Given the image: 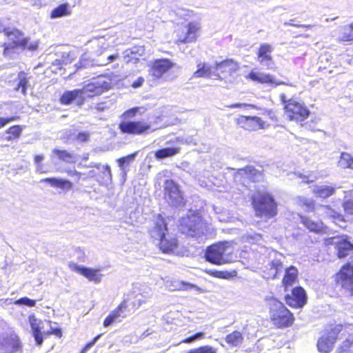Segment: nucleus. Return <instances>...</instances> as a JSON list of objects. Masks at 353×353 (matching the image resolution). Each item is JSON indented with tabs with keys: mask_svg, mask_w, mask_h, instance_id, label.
<instances>
[{
	"mask_svg": "<svg viewBox=\"0 0 353 353\" xmlns=\"http://www.w3.org/2000/svg\"><path fill=\"white\" fill-rule=\"evenodd\" d=\"M270 269L267 279H276L282 272L283 263L280 259H275L269 264Z\"/></svg>",
	"mask_w": 353,
	"mask_h": 353,
	"instance_id": "obj_31",
	"label": "nucleus"
},
{
	"mask_svg": "<svg viewBox=\"0 0 353 353\" xmlns=\"http://www.w3.org/2000/svg\"><path fill=\"white\" fill-rule=\"evenodd\" d=\"M18 117H0V129L3 128L5 125H6L8 123L16 121L18 119Z\"/></svg>",
	"mask_w": 353,
	"mask_h": 353,
	"instance_id": "obj_51",
	"label": "nucleus"
},
{
	"mask_svg": "<svg viewBox=\"0 0 353 353\" xmlns=\"http://www.w3.org/2000/svg\"><path fill=\"white\" fill-rule=\"evenodd\" d=\"M243 341L242 334L239 331H234L228 334L225 337V341L232 347L239 346Z\"/></svg>",
	"mask_w": 353,
	"mask_h": 353,
	"instance_id": "obj_40",
	"label": "nucleus"
},
{
	"mask_svg": "<svg viewBox=\"0 0 353 353\" xmlns=\"http://www.w3.org/2000/svg\"><path fill=\"white\" fill-rule=\"evenodd\" d=\"M299 271L295 266L291 265L285 269L282 283L285 289L292 286L297 280Z\"/></svg>",
	"mask_w": 353,
	"mask_h": 353,
	"instance_id": "obj_27",
	"label": "nucleus"
},
{
	"mask_svg": "<svg viewBox=\"0 0 353 353\" xmlns=\"http://www.w3.org/2000/svg\"><path fill=\"white\" fill-rule=\"evenodd\" d=\"M100 336L101 335H97L93 339L92 341L87 343L86 345L82 350L81 353H85L88 350H90L96 343V342L98 341Z\"/></svg>",
	"mask_w": 353,
	"mask_h": 353,
	"instance_id": "obj_53",
	"label": "nucleus"
},
{
	"mask_svg": "<svg viewBox=\"0 0 353 353\" xmlns=\"http://www.w3.org/2000/svg\"><path fill=\"white\" fill-rule=\"evenodd\" d=\"M205 228L201 216L191 212L186 216L181 217L179 221V230L181 232L196 240H203Z\"/></svg>",
	"mask_w": 353,
	"mask_h": 353,
	"instance_id": "obj_5",
	"label": "nucleus"
},
{
	"mask_svg": "<svg viewBox=\"0 0 353 353\" xmlns=\"http://www.w3.org/2000/svg\"><path fill=\"white\" fill-rule=\"evenodd\" d=\"M236 123L246 130H256L262 128V121L258 117L241 116L236 119Z\"/></svg>",
	"mask_w": 353,
	"mask_h": 353,
	"instance_id": "obj_23",
	"label": "nucleus"
},
{
	"mask_svg": "<svg viewBox=\"0 0 353 353\" xmlns=\"http://www.w3.org/2000/svg\"><path fill=\"white\" fill-rule=\"evenodd\" d=\"M144 78L139 77L137 79H136L132 84V86L134 88H138L142 86L144 82Z\"/></svg>",
	"mask_w": 353,
	"mask_h": 353,
	"instance_id": "obj_56",
	"label": "nucleus"
},
{
	"mask_svg": "<svg viewBox=\"0 0 353 353\" xmlns=\"http://www.w3.org/2000/svg\"><path fill=\"white\" fill-rule=\"evenodd\" d=\"M52 152L58 157L59 159L67 163H72L76 161V154L72 152L59 149H54Z\"/></svg>",
	"mask_w": 353,
	"mask_h": 353,
	"instance_id": "obj_38",
	"label": "nucleus"
},
{
	"mask_svg": "<svg viewBox=\"0 0 353 353\" xmlns=\"http://www.w3.org/2000/svg\"><path fill=\"white\" fill-rule=\"evenodd\" d=\"M174 65V63L168 59H155L151 62L149 74L156 79H160Z\"/></svg>",
	"mask_w": 353,
	"mask_h": 353,
	"instance_id": "obj_15",
	"label": "nucleus"
},
{
	"mask_svg": "<svg viewBox=\"0 0 353 353\" xmlns=\"http://www.w3.org/2000/svg\"><path fill=\"white\" fill-rule=\"evenodd\" d=\"M337 165L342 169L353 170V157L348 152H341Z\"/></svg>",
	"mask_w": 353,
	"mask_h": 353,
	"instance_id": "obj_39",
	"label": "nucleus"
},
{
	"mask_svg": "<svg viewBox=\"0 0 353 353\" xmlns=\"http://www.w3.org/2000/svg\"><path fill=\"white\" fill-rule=\"evenodd\" d=\"M286 303L294 307H302L306 304L307 295L301 287H296L292 290V294L285 296Z\"/></svg>",
	"mask_w": 353,
	"mask_h": 353,
	"instance_id": "obj_18",
	"label": "nucleus"
},
{
	"mask_svg": "<svg viewBox=\"0 0 353 353\" xmlns=\"http://www.w3.org/2000/svg\"><path fill=\"white\" fill-rule=\"evenodd\" d=\"M340 329L335 327L327 334L323 335L318 341L317 347L319 352L329 353L333 348L336 342Z\"/></svg>",
	"mask_w": 353,
	"mask_h": 353,
	"instance_id": "obj_14",
	"label": "nucleus"
},
{
	"mask_svg": "<svg viewBox=\"0 0 353 353\" xmlns=\"http://www.w3.org/2000/svg\"><path fill=\"white\" fill-rule=\"evenodd\" d=\"M335 190L336 188L334 187L327 185H321L315 186L313 191L317 196L325 199L334 194Z\"/></svg>",
	"mask_w": 353,
	"mask_h": 353,
	"instance_id": "obj_34",
	"label": "nucleus"
},
{
	"mask_svg": "<svg viewBox=\"0 0 353 353\" xmlns=\"http://www.w3.org/2000/svg\"><path fill=\"white\" fill-rule=\"evenodd\" d=\"M90 137V133L88 132H79L74 139L79 143L88 142Z\"/></svg>",
	"mask_w": 353,
	"mask_h": 353,
	"instance_id": "obj_48",
	"label": "nucleus"
},
{
	"mask_svg": "<svg viewBox=\"0 0 353 353\" xmlns=\"http://www.w3.org/2000/svg\"><path fill=\"white\" fill-rule=\"evenodd\" d=\"M22 347L17 335L12 334L3 337L0 342V353H21Z\"/></svg>",
	"mask_w": 353,
	"mask_h": 353,
	"instance_id": "obj_13",
	"label": "nucleus"
},
{
	"mask_svg": "<svg viewBox=\"0 0 353 353\" xmlns=\"http://www.w3.org/2000/svg\"><path fill=\"white\" fill-rule=\"evenodd\" d=\"M41 182H45L50 184L52 187H56L62 190H69L72 188V183L66 179L58 178H46L41 180Z\"/></svg>",
	"mask_w": 353,
	"mask_h": 353,
	"instance_id": "obj_28",
	"label": "nucleus"
},
{
	"mask_svg": "<svg viewBox=\"0 0 353 353\" xmlns=\"http://www.w3.org/2000/svg\"><path fill=\"white\" fill-rule=\"evenodd\" d=\"M99 171L97 182L101 185H108L112 182V173L108 165H100L97 169Z\"/></svg>",
	"mask_w": 353,
	"mask_h": 353,
	"instance_id": "obj_26",
	"label": "nucleus"
},
{
	"mask_svg": "<svg viewBox=\"0 0 353 353\" xmlns=\"http://www.w3.org/2000/svg\"><path fill=\"white\" fill-rule=\"evenodd\" d=\"M337 353H353V341L345 340L337 349Z\"/></svg>",
	"mask_w": 353,
	"mask_h": 353,
	"instance_id": "obj_45",
	"label": "nucleus"
},
{
	"mask_svg": "<svg viewBox=\"0 0 353 353\" xmlns=\"http://www.w3.org/2000/svg\"><path fill=\"white\" fill-rule=\"evenodd\" d=\"M239 68V64L232 59H226L225 61L215 63V69L219 71L223 75V78L231 77Z\"/></svg>",
	"mask_w": 353,
	"mask_h": 353,
	"instance_id": "obj_19",
	"label": "nucleus"
},
{
	"mask_svg": "<svg viewBox=\"0 0 353 353\" xmlns=\"http://www.w3.org/2000/svg\"><path fill=\"white\" fill-rule=\"evenodd\" d=\"M141 108L136 107L126 110L122 115L124 121H121L119 125L120 131L123 134H133V135H143L149 132L151 128L150 123L143 120H126L127 119L134 117L137 114L140 112Z\"/></svg>",
	"mask_w": 353,
	"mask_h": 353,
	"instance_id": "obj_4",
	"label": "nucleus"
},
{
	"mask_svg": "<svg viewBox=\"0 0 353 353\" xmlns=\"http://www.w3.org/2000/svg\"><path fill=\"white\" fill-rule=\"evenodd\" d=\"M296 204L301 207L305 212H312L314 210V201L312 199L304 196H297L296 198Z\"/></svg>",
	"mask_w": 353,
	"mask_h": 353,
	"instance_id": "obj_41",
	"label": "nucleus"
},
{
	"mask_svg": "<svg viewBox=\"0 0 353 353\" xmlns=\"http://www.w3.org/2000/svg\"><path fill=\"white\" fill-rule=\"evenodd\" d=\"M330 243L335 245L340 259L347 256L353 250V243L347 236H334L330 240Z\"/></svg>",
	"mask_w": 353,
	"mask_h": 353,
	"instance_id": "obj_12",
	"label": "nucleus"
},
{
	"mask_svg": "<svg viewBox=\"0 0 353 353\" xmlns=\"http://www.w3.org/2000/svg\"><path fill=\"white\" fill-rule=\"evenodd\" d=\"M179 152V148L174 147H168L159 149L154 153V157L157 160H162L165 158L175 156Z\"/></svg>",
	"mask_w": 353,
	"mask_h": 353,
	"instance_id": "obj_32",
	"label": "nucleus"
},
{
	"mask_svg": "<svg viewBox=\"0 0 353 353\" xmlns=\"http://www.w3.org/2000/svg\"><path fill=\"white\" fill-rule=\"evenodd\" d=\"M272 51L273 48L270 44L263 43L257 52L258 62L268 70H272L274 67V62L270 54Z\"/></svg>",
	"mask_w": 353,
	"mask_h": 353,
	"instance_id": "obj_17",
	"label": "nucleus"
},
{
	"mask_svg": "<svg viewBox=\"0 0 353 353\" xmlns=\"http://www.w3.org/2000/svg\"><path fill=\"white\" fill-rule=\"evenodd\" d=\"M23 131V128L20 125H13L9 128L6 133L11 134L14 138H19Z\"/></svg>",
	"mask_w": 353,
	"mask_h": 353,
	"instance_id": "obj_46",
	"label": "nucleus"
},
{
	"mask_svg": "<svg viewBox=\"0 0 353 353\" xmlns=\"http://www.w3.org/2000/svg\"><path fill=\"white\" fill-rule=\"evenodd\" d=\"M336 280L343 288L353 291V256L342 267Z\"/></svg>",
	"mask_w": 353,
	"mask_h": 353,
	"instance_id": "obj_11",
	"label": "nucleus"
},
{
	"mask_svg": "<svg viewBox=\"0 0 353 353\" xmlns=\"http://www.w3.org/2000/svg\"><path fill=\"white\" fill-rule=\"evenodd\" d=\"M48 333L54 334L59 337H61L62 334L61 330L60 328L53 327H50V331Z\"/></svg>",
	"mask_w": 353,
	"mask_h": 353,
	"instance_id": "obj_58",
	"label": "nucleus"
},
{
	"mask_svg": "<svg viewBox=\"0 0 353 353\" xmlns=\"http://www.w3.org/2000/svg\"><path fill=\"white\" fill-rule=\"evenodd\" d=\"M71 14L70 6L68 3H62L53 9L50 14L51 19L69 16Z\"/></svg>",
	"mask_w": 353,
	"mask_h": 353,
	"instance_id": "obj_33",
	"label": "nucleus"
},
{
	"mask_svg": "<svg viewBox=\"0 0 353 353\" xmlns=\"http://www.w3.org/2000/svg\"><path fill=\"white\" fill-rule=\"evenodd\" d=\"M265 301L269 307L270 318L274 325L281 328L293 323V314L282 302L272 296H265Z\"/></svg>",
	"mask_w": 353,
	"mask_h": 353,
	"instance_id": "obj_3",
	"label": "nucleus"
},
{
	"mask_svg": "<svg viewBox=\"0 0 353 353\" xmlns=\"http://www.w3.org/2000/svg\"><path fill=\"white\" fill-rule=\"evenodd\" d=\"M252 204L256 216L260 218L271 219L277 214V204L269 193L259 194L258 197L253 198Z\"/></svg>",
	"mask_w": 353,
	"mask_h": 353,
	"instance_id": "obj_6",
	"label": "nucleus"
},
{
	"mask_svg": "<svg viewBox=\"0 0 353 353\" xmlns=\"http://www.w3.org/2000/svg\"><path fill=\"white\" fill-rule=\"evenodd\" d=\"M145 50L143 46H136L127 49L123 52L124 59L126 63L134 64L139 63L141 59L145 60Z\"/></svg>",
	"mask_w": 353,
	"mask_h": 353,
	"instance_id": "obj_20",
	"label": "nucleus"
},
{
	"mask_svg": "<svg viewBox=\"0 0 353 353\" xmlns=\"http://www.w3.org/2000/svg\"><path fill=\"white\" fill-rule=\"evenodd\" d=\"M3 37L8 39V41H5L2 44V46L4 47L3 55L5 57L14 58L16 54H19L26 48L30 50H35L38 48L37 41L29 43V39L23 37L22 33L18 30L9 31L7 29L3 34Z\"/></svg>",
	"mask_w": 353,
	"mask_h": 353,
	"instance_id": "obj_1",
	"label": "nucleus"
},
{
	"mask_svg": "<svg viewBox=\"0 0 353 353\" xmlns=\"http://www.w3.org/2000/svg\"><path fill=\"white\" fill-rule=\"evenodd\" d=\"M293 21H294V19H291L288 22H285L284 23V26H295V27H302V28H311L312 26L311 25H298V24H294L293 23Z\"/></svg>",
	"mask_w": 353,
	"mask_h": 353,
	"instance_id": "obj_57",
	"label": "nucleus"
},
{
	"mask_svg": "<svg viewBox=\"0 0 353 353\" xmlns=\"http://www.w3.org/2000/svg\"><path fill=\"white\" fill-rule=\"evenodd\" d=\"M345 212L350 214H353V198L347 199L343 204Z\"/></svg>",
	"mask_w": 353,
	"mask_h": 353,
	"instance_id": "obj_49",
	"label": "nucleus"
},
{
	"mask_svg": "<svg viewBox=\"0 0 353 353\" xmlns=\"http://www.w3.org/2000/svg\"><path fill=\"white\" fill-rule=\"evenodd\" d=\"M110 87L111 83L110 79L105 77L100 76L84 85L83 88L80 89V91L85 101L88 98L101 94L105 90H109Z\"/></svg>",
	"mask_w": 353,
	"mask_h": 353,
	"instance_id": "obj_7",
	"label": "nucleus"
},
{
	"mask_svg": "<svg viewBox=\"0 0 353 353\" xmlns=\"http://www.w3.org/2000/svg\"><path fill=\"white\" fill-rule=\"evenodd\" d=\"M204 335H205V334L203 332H199L194 334L192 336H190L186 338L185 339L183 340V342L187 343H192L196 340L203 339Z\"/></svg>",
	"mask_w": 353,
	"mask_h": 353,
	"instance_id": "obj_50",
	"label": "nucleus"
},
{
	"mask_svg": "<svg viewBox=\"0 0 353 353\" xmlns=\"http://www.w3.org/2000/svg\"><path fill=\"white\" fill-rule=\"evenodd\" d=\"M300 219L301 222L311 232L317 233L321 231L322 222L314 221L305 216H301Z\"/></svg>",
	"mask_w": 353,
	"mask_h": 353,
	"instance_id": "obj_35",
	"label": "nucleus"
},
{
	"mask_svg": "<svg viewBox=\"0 0 353 353\" xmlns=\"http://www.w3.org/2000/svg\"><path fill=\"white\" fill-rule=\"evenodd\" d=\"M98 174L94 170H90L87 174L82 176L81 179L85 180L87 178H97Z\"/></svg>",
	"mask_w": 353,
	"mask_h": 353,
	"instance_id": "obj_55",
	"label": "nucleus"
},
{
	"mask_svg": "<svg viewBox=\"0 0 353 353\" xmlns=\"http://www.w3.org/2000/svg\"><path fill=\"white\" fill-rule=\"evenodd\" d=\"M228 248L223 243L213 244L207 248L205 252V260L212 264L222 265L229 262Z\"/></svg>",
	"mask_w": 353,
	"mask_h": 353,
	"instance_id": "obj_10",
	"label": "nucleus"
},
{
	"mask_svg": "<svg viewBox=\"0 0 353 353\" xmlns=\"http://www.w3.org/2000/svg\"><path fill=\"white\" fill-rule=\"evenodd\" d=\"M183 285L184 286L185 290H194L196 291L199 290V288L194 285L190 284V283H183Z\"/></svg>",
	"mask_w": 353,
	"mask_h": 353,
	"instance_id": "obj_60",
	"label": "nucleus"
},
{
	"mask_svg": "<svg viewBox=\"0 0 353 353\" xmlns=\"http://www.w3.org/2000/svg\"><path fill=\"white\" fill-rule=\"evenodd\" d=\"M196 68L197 70L193 74L194 77H210L212 68L208 63L205 62H199L197 63Z\"/></svg>",
	"mask_w": 353,
	"mask_h": 353,
	"instance_id": "obj_30",
	"label": "nucleus"
},
{
	"mask_svg": "<svg viewBox=\"0 0 353 353\" xmlns=\"http://www.w3.org/2000/svg\"><path fill=\"white\" fill-rule=\"evenodd\" d=\"M17 79L19 81L17 83V90L21 89V92L23 94H26V90L28 84V80L27 78V74L25 72L21 71L18 74Z\"/></svg>",
	"mask_w": 353,
	"mask_h": 353,
	"instance_id": "obj_43",
	"label": "nucleus"
},
{
	"mask_svg": "<svg viewBox=\"0 0 353 353\" xmlns=\"http://www.w3.org/2000/svg\"><path fill=\"white\" fill-rule=\"evenodd\" d=\"M95 65H103V63H99L96 62L94 59H92L90 55L88 53H84L79 60V61L76 64L77 69L81 68H87Z\"/></svg>",
	"mask_w": 353,
	"mask_h": 353,
	"instance_id": "obj_42",
	"label": "nucleus"
},
{
	"mask_svg": "<svg viewBox=\"0 0 353 353\" xmlns=\"http://www.w3.org/2000/svg\"><path fill=\"white\" fill-rule=\"evenodd\" d=\"M167 223L162 216L159 214L154 221L153 227L150 230L151 237L159 241L160 249L165 253H174L177 248L178 241L168 233Z\"/></svg>",
	"mask_w": 353,
	"mask_h": 353,
	"instance_id": "obj_2",
	"label": "nucleus"
},
{
	"mask_svg": "<svg viewBox=\"0 0 353 353\" xmlns=\"http://www.w3.org/2000/svg\"><path fill=\"white\" fill-rule=\"evenodd\" d=\"M29 323L31 326L32 334L36 341V344L39 346L43 343V336L41 332V321H39L34 314L29 316Z\"/></svg>",
	"mask_w": 353,
	"mask_h": 353,
	"instance_id": "obj_25",
	"label": "nucleus"
},
{
	"mask_svg": "<svg viewBox=\"0 0 353 353\" xmlns=\"http://www.w3.org/2000/svg\"><path fill=\"white\" fill-rule=\"evenodd\" d=\"M77 252L78 253V259L79 261H81V262H84L85 261V254L81 252L80 250H77Z\"/></svg>",
	"mask_w": 353,
	"mask_h": 353,
	"instance_id": "obj_64",
	"label": "nucleus"
},
{
	"mask_svg": "<svg viewBox=\"0 0 353 353\" xmlns=\"http://www.w3.org/2000/svg\"><path fill=\"white\" fill-rule=\"evenodd\" d=\"M16 305H26L28 307H34L36 304V301L33 299H30L28 297H23L18 300H17L14 303Z\"/></svg>",
	"mask_w": 353,
	"mask_h": 353,
	"instance_id": "obj_47",
	"label": "nucleus"
},
{
	"mask_svg": "<svg viewBox=\"0 0 353 353\" xmlns=\"http://www.w3.org/2000/svg\"><path fill=\"white\" fill-rule=\"evenodd\" d=\"M137 155V152H134L125 157H123L117 160L118 165L121 170V174L123 177H124L127 174V172L128 171V168L131 163H132L136 157Z\"/></svg>",
	"mask_w": 353,
	"mask_h": 353,
	"instance_id": "obj_29",
	"label": "nucleus"
},
{
	"mask_svg": "<svg viewBox=\"0 0 353 353\" xmlns=\"http://www.w3.org/2000/svg\"><path fill=\"white\" fill-rule=\"evenodd\" d=\"M118 57L119 56H118L117 54L108 55V56H107L108 62L107 63H104L103 64L105 65L108 63L113 62V61H114L118 58Z\"/></svg>",
	"mask_w": 353,
	"mask_h": 353,
	"instance_id": "obj_63",
	"label": "nucleus"
},
{
	"mask_svg": "<svg viewBox=\"0 0 353 353\" xmlns=\"http://www.w3.org/2000/svg\"><path fill=\"white\" fill-rule=\"evenodd\" d=\"M164 199L166 202L174 207L183 206L185 203L179 185L172 179L165 181L163 185Z\"/></svg>",
	"mask_w": 353,
	"mask_h": 353,
	"instance_id": "obj_8",
	"label": "nucleus"
},
{
	"mask_svg": "<svg viewBox=\"0 0 353 353\" xmlns=\"http://www.w3.org/2000/svg\"><path fill=\"white\" fill-rule=\"evenodd\" d=\"M210 77H214L216 79H224L225 78H223V75L221 74L219 71L216 70L214 68V70H212V74Z\"/></svg>",
	"mask_w": 353,
	"mask_h": 353,
	"instance_id": "obj_59",
	"label": "nucleus"
},
{
	"mask_svg": "<svg viewBox=\"0 0 353 353\" xmlns=\"http://www.w3.org/2000/svg\"><path fill=\"white\" fill-rule=\"evenodd\" d=\"M228 107L231 108H253L255 106L253 105H250V104L239 103H238L232 104V105H229Z\"/></svg>",
	"mask_w": 353,
	"mask_h": 353,
	"instance_id": "obj_54",
	"label": "nucleus"
},
{
	"mask_svg": "<svg viewBox=\"0 0 353 353\" xmlns=\"http://www.w3.org/2000/svg\"><path fill=\"white\" fill-rule=\"evenodd\" d=\"M199 29V26L196 23H189L185 36L183 39L179 41L181 43H190L194 41L196 38V31Z\"/></svg>",
	"mask_w": 353,
	"mask_h": 353,
	"instance_id": "obj_36",
	"label": "nucleus"
},
{
	"mask_svg": "<svg viewBox=\"0 0 353 353\" xmlns=\"http://www.w3.org/2000/svg\"><path fill=\"white\" fill-rule=\"evenodd\" d=\"M247 79H251L253 81H256L260 83H267V84H276L281 85L285 84L283 82H276L274 81V77L269 74L263 72H259L251 71L248 76H246Z\"/></svg>",
	"mask_w": 353,
	"mask_h": 353,
	"instance_id": "obj_24",
	"label": "nucleus"
},
{
	"mask_svg": "<svg viewBox=\"0 0 353 353\" xmlns=\"http://www.w3.org/2000/svg\"><path fill=\"white\" fill-rule=\"evenodd\" d=\"M68 266L72 271L76 272L83 275V276L87 278L90 281H93L95 283H98L101 281L103 275L99 274V272H100V269H93L90 268L79 265L73 262H70Z\"/></svg>",
	"mask_w": 353,
	"mask_h": 353,
	"instance_id": "obj_16",
	"label": "nucleus"
},
{
	"mask_svg": "<svg viewBox=\"0 0 353 353\" xmlns=\"http://www.w3.org/2000/svg\"><path fill=\"white\" fill-rule=\"evenodd\" d=\"M310 114V110L303 103L294 99H289L285 105V115L290 121L301 123L308 117Z\"/></svg>",
	"mask_w": 353,
	"mask_h": 353,
	"instance_id": "obj_9",
	"label": "nucleus"
},
{
	"mask_svg": "<svg viewBox=\"0 0 353 353\" xmlns=\"http://www.w3.org/2000/svg\"><path fill=\"white\" fill-rule=\"evenodd\" d=\"M61 59L64 65H67L71 63L72 58L71 57L70 52H64L62 53Z\"/></svg>",
	"mask_w": 353,
	"mask_h": 353,
	"instance_id": "obj_52",
	"label": "nucleus"
},
{
	"mask_svg": "<svg viewBox=\"0 0 353 353\" xmlns=\"http://www.w3.org/2000/svg\"><path fill=\"white\" fill-rule=\"evenodd\" d=\"M68 174L70 175V176H77V180L79 181L80 179H81V177L82 176L85 175V174H81V172H79L76 170H70L68 172Z\"/></svg>",
	"mask_w": 353,
	"mask_h": 353,
	"instance_id": "obj_61",
	"label": "nucleus"
},
{
	"mask_svg": "<svg viewBox=\"0 0 353 353\" xmlns=\"http://www.w3.org/2000/svg\"><path fill=\"white\" fill-rule=\"evenodd\" d=\"M44 159V156L43 154H37L34 157V163L36 165H38V167L39 166V163H41V161Z\"/></svg>",
	"mask_w": 353,
	"mask_h": 353,
	"instance_id": "obj_62",
	"label": "nucleus"
},
{
	"mask_svg": "<svg viewBox=\"0 0 353 353\" xmlns=\"http://www.w3.org/2000/svg\"><path fill=\"white\" fill-rule=\"evenodd\" d=\"M60 102L66 105L74 102L77 105L81 106L85 101L80 89H75L64 92L60 98Z\"/></svg>",
	"mask_w": 353,
	"mask_h": 353,
	"instance_id": "obj_22",
	"label": "nucleus"
},
{
	"mask_svg": "<svg viewBox=\"0 0 353 353\" xmlns=\"http://www.w3.org/2000/svg\"><path fill=\"white\" fill-rule=\"evenodd\" d=\"M261 173L259 172L252 165H248L245 168L238 169L235 177L238 176H246L250 179H254L256 175H261Z\"/></svg>",
	"mask_w": 353,
	"mask_h": 353,
	"instance_id": "obj_37",
	"label": "nucleus"
},
{
	"mask_svg": "<svg viewBox=\"0 0 353 353\" xmlns=\"http://www.w3.org/2000/svg\"><path fill=\"white\" fill-rule=\"evenodd\" d=\"M342 41H353V23L342 28V34L340 37Z\"/></svg>",
	"mask_w": 353,
	"mask_h": 353,
	"instance_id": "obj_44",
	"label": "nucleus"
},
{
	"mask_svg": "<svg viewBox=\"0 0 353 353\" xmlns=\"http://www.w3.org/2000/svg\"><path fill=\"white\" fill-rule=\"evenodd\" d=\"M128 305L125 301H123L117 307V309L112 311L103 321L104 327H108L115 322H120V318L126 316Z\"/></svg>",
	"mask_w": 353,
	"mask_h": 353,
	"instance_id": "obj_21",
	"label": "nucleus"
}]
</instances>
